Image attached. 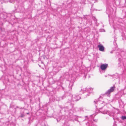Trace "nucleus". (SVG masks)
Here are the masks:
<instances>
[{
	"label": "nucleus",
	"mask_w": 126,
	"mask_h": 126,
	"mask_svg": "<svg viewBox=\"0 0 126 126\" xmlns=\"http://www.w3.org/2000/svg\"><path fill=\"white\" fill-rule=\"evenodd\" d=\"M94 102L96 104V107H98L99 109H102V107L104 106L106 104L101 97L99 98L97 100H95Z\"/></svg>",
	"instance_id": "obj_1"
},
{
	"label": "nucleus",
	"mask_w": 126,
	"mask_h": 126,
	"mask_svg": "<svg viewBox=\"0 0 126 126\" xmlns=\"http://www.w3.org/2000/svg\"><path fill=\"white\" fill-rule=\"evenodd\" d=\"M80 99V97L79 95H74L73 97L72 100L71 101L70 99H68V102L72 104V101H77Z\"/></svg>",
	"instance_id": "obj_2"
},
{
	"label": "nucleus",
	"mask_w": 126,
	"mask_h": 126,
	"mask_svg": "<svg viewBox=\"0 0 126 126\" xmlns=\"http://www.w3.org/2000/svg\"><path fill=\"white\" fill-rule=\"evenodd\" d=\"M101 113L104 114H107L110 116H113L114 114V112H110L106 110H103Z\"/></svg>",
	"instance_id": "obj_3"
},
{
	"label": "nucleus",
	"mask_w": 126,
	"mask_h": 126,
	"mask_svg": "<svg viewBox=\"0 0 126 126\" xmlns=\"http://www.w3.org/2000/svg\"><path fill=\"white\" fill-rule=\"evenodd\" d=\"M93 90V88H90L89 89L85 88L83 89V90L82 89H81V90L80 91V92H81V91H82V93H84L86 92H89L90 93H91L92 91Z\"/></svg>",
	"instance_id": "obj_4"
},
{
	"label": "nucleus",
	"mask_w": 126,
	"mask_h": 126,
	"mask_svg": "<svg viewBox=\"0 0 126 126\" xmlns=\"http://www.w3.org/2000/svg\"><path fill=\"white\" fill-rule=\"evenodd\" d=\"M115 86H113L110 87V89L108 90V91L106 93V94H110L111 93L113 92L115 88Z\"/></svg>",
	"instance_id": "obj_5"
},
{
	"label": "nucleus",
	"mask_w": 126,
	"mask_h": 126,
	"mask_svg": "<svg viewBox=\"0 0 126 126\" xmlns=\"http://www.w3.org/2000/svg\"><path fill=\"white\" fill-rule=\"evenodd\" d=\"M108 66V64L106 63L102 64L100 66L101 69L102 70H105Z\"/></svg>",
	"instance_id": "obj_6"
},
{
	"label": "nucleus",
	"mask_w": 126,
	"mask_h": 126,
	"mask_svg": "<svg viewBox=\"0 0 126 126\" xmlns=\"http://www.w3.org/2000/svg\"><path fill=\"white\" fill-rule=\"evenodd\" d=\"M97 47L99 48V50L100 51H104V47L101 44L99 45H98Z\"/></svg>",
	"instance_id": "obj_7"
},
{
	"label": "nucleus",
	"mask_w": 126,
	"mask_h": 126,
	"mask_svg": "<svg viewBox=\"0 0 126 126\" xmlns=\"http://www.w3.org/2000/svg\"><path fill=\"white\" fill-rule=\"evenodd\" d=\"M74 82L73 81L70 82L69 84V87L70 89H71L72 86L73 85Z\"/></svg>",
	"instance_id": "obj_8"
},
{
	"label": "nucleus",
	"mask_w": 126,
	"mask_h": 126,
	"mask_svg": "<svg viewBox=\"0 0 126 126\" xmlns=\"http://www.w3.org/2000/svg\"><path fill=\"white\" fill-rule=\"evenodd\" d=\"M122 119L123 120H124L125 119L126 120V116H123L122 117Z\"/></svg>",
	"instance_id": "obj_9"
},
{
	"label": "nucleus",
	"mask_w": 126,
	"mask_h": 126,
	"mask_svg": "<svg viewBox=\"0 0 126 126\" xmlns=\"http://www.w3.org/2000/svg\"><path fill=\"white\" fill-rule=\"evenodd\" d=\"M92 19L96 23L97 22V20L96 19L95 17H92Z\"/></svg>",
	"instance_id": "obj_10"
},
{
	"label": "nucleus",
	"mask_w": 126,
	"mask_h": 126,
	"mask_svg": "<svg viewBox=\"0 0 126 126\" xmlns=\"http://www.w3.org/2000/svg\"><path fill=\"white\" fill-rule=\"evenodd\" d=\"M99 31L101 32H105V31L104 29H101L99 30Z\"/></svg>",
	"instance_id": "obj_11"
},
{
	"label": "nucleus",
	"mask_w": 126,
	"mask_h": 126,
	"mask_svg": "<svg viewBox=\"0 0 126 126\" xmlns=\"http://www.w3.org/2000/svg\"><path fill=\"white\" fill-rule=\"evenodd\" d=\"M16 0H10V2L11 3H13L14 1H16Z\"/></svg>",
	"instance_id": "obj_12"
},
{
	"label": "nucleus",
	"mask_w": 126,
	"mask_h": 126,
	"mask_svg": "<svg viewBox=\"0 0 126 126\" xmlns=\"http://www.w3.org/2000/svg\"><path fill=\"white\" fill-rule=\"evenodd\" d=\"M116 39H114V45H115L116 44Z\"/></svg>",
	"instance_id": "obj_13"
},
{
	"label": "nucleus",
	"mask_w": 126,
	"mask_h": 126,
	"mask_svg": "<svg viewBox=\"0 0 126 126\" xmlns=\"http://www.w3.org/2000/svg\"><path fill=\"white\" fill-rule=\"evenodd\" d=\"M90 126H96V125H94L93 124H90Z\"/></svg>",
	"instance_id": "obj_14"
},
{
	"label": "nucleus",
	"mask_w": 126,
	"mask_h": 126,
	"mask_svg": "<svg viewBox=\"0 0 126 126\" xmlns=\"http://www.w3.org/2000/svg\"><path fill=\"white\" fill-rule=\"evenodd\" d=\"M63 97H64L65 98V97L64 96H63L62 97H61V98H60V99L59 100H61V99H63Z\"/></svg>",
	"instance_id": "obj_15"
},
{
	"label": "nucleus",
	"mask_w": 126,
	"mask_h": 126,
	"mask_svg": "<svg viewBox=\"0 0 126 126\" xmlns=\"http://www.w3.org/2000/svg\"><path fill=\"white\" fill-rule=\"evenodd\" d=\"M82 110H83V109L81 108H80L79 109V111H82Z\"/></svg>",
	"instance_id": "obj_16"
},
{
	"label": "nucleus",
	"mask_w": 126,
	"mask_h": 126,
	"mask_svg": "<svg viewBox=\"0 0 126 126\" xmlns=\"http://www.w3.org/2000/svg\"><path fill=\"white\" fill-rule=\"evenodd\" d=\"M24 116V114H21V115H20V117H23Z\"/></svg>",
	"instance_id": "obj_17"
},
{
	"label": "nucleus",
	"mask_w": 126,
	"mask_h": 126,
	"mask_svg": "<svg viewBox=\"0 0 126 126\" xmlns=\"http://www.w3.org/2000/svg\"><path fill=\"white\" fill-rule=\"evenodd\" d=\"M111 9V11H110V12L109 13V14H110V13L111 12V11H113V9Z\"/></svg>",
	"instance_id": "obj_18"
},
{
	"label": "nucleus",
	"mask_w": 126,
	"mask_h": 126,
	"mask_svg": "<svg viewBox=\"0 0 126 126\" xmlns=\"http://www.w3.org/2000/svg\"><path fill=\"white\" fill-rule=\"evenodd\" d=\"M94 121H95L96 122H97V120H94Z\"/></svg>",
	"instance_id": "obj_19"
},
{
	"label": "nucleus",
	"mask_w": 126,
	"mask_h": 126,
	"mask_svg": "<svg viewBox=\"0 0 126 126\" xmlns=\"http://www.w3.org/2000/svg\"><path fill=\"white\" fill-rule=\"evenodd\" d=\"M70 113H71V112H72V110H70Z\"/></svg>",
	"instance_id": "obj_20"
},
{
	"label": "nucleus",
	"mask_w": 126,
	"mask_h": 126,
	"mask_svg": "<svg viewBox=\"0 0 126 126\" xmlns=\"http://www.w3.org/2000/svg\"><path fill=\"white\" fill-rule=\"evenodd\" d=\"M107 11V12H108L109 11H108V9H107V11Z\"/></svg>",
	"instance_id": "obj_21"
},
{
	"label": "nucleus",
	"mask_w": 126,
	"mask_h": 126,
	"mask_svg": "<svg viewBox=\"0 0 126 126\" xmlns=\"http://www.w3.org/2000/svg\"><path fill=\"white\" fill-rule=\"evenodd\" d=\"M82 93H80V94H81Z\"/></svg>",
	"instance_id": "obj_22"
},
{
	"label": "nucleus",
	"mask_w": 126,
	"mask_h": 126,
	"mask_svg": "<svg viewBox=\"0 0 126 126\" xmlns=\"http://www.w3.org/2000/svg\"><path fill=\"white\" fill-rule=\"evenodd\" d=\"M57 121H58V119H57Z\"/></svg>",
	"instance_id": "obj_23"
},
{
	"label": "nucleus",
	"mask_w": 126,
	"mask_h": 126,
	"mask_svg": "<svg viewBox=\"0 0 126 126\" xmlns=\"http://www.w3.org/2000/svg\"><path fill=\"white\" fill-rule=\"evenodd\" d=\"M105 77H107L106 76H105Z\"/></svg>",
	"instance_id": "obj_24"
},
{
	"label": "nucleus",
	"mask_w": 126,
	"mask_h": 126,
	"mask_svg": "<svg viewBox=\"0 0 126 126\" xmlns=\"http://www.w3.org/2000/svg\"><path fill=\"white\" fill-rule=\"evenodd\" d=\"M93 4L92 5V6H93Z\"/></svg>",
	"instance_id": "obj_25"
},
{
	"label": "nucleus",
	"mask_w": 126,
	"mask_h": 126,
	"mask_svg": "<svg viewBox=\"0 0 126 126\" xmlns=\"http://www.w3.org/2000/svg\"><path fill=\"white\" fill-rule=\"evenodd\" d=\"M110 53H112V52H110Z\"/></svg>",
	"instance_id": "obj_26"
}]
</instances>
